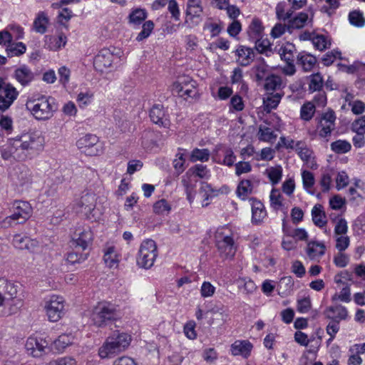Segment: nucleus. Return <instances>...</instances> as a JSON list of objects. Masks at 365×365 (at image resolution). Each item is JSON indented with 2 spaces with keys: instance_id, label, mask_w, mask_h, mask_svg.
Returning <instances> with one entry per match:
<instances>
[{
  "instance_id": "obj_1",
  "label": "nucleus",
  "mask_w": 365,
  "mask_h": 365,
  "mask_svg": "<svg viewBox=\"0 0 365 365\" xmlns=\"http://www.w3.org/2000/svg\"><path fill=\"white\" fill-rule=\"evenodd\" d=\"M19 286L4 278H0V310L5 314L15 313L21 306L17 297Z\"/></svg>"
},
{
  "instance_id": "obj_2",
  "label": "nucleus",
  "mask_w": 365,
  "mask_h": 365,
  "mask_svg": "<svg viewBox=\"0 0 365 365\" xmlns=\"http://www.w3.org/2000/svg\"><path fill=\"white\" fill-rule=\"evenodd\" d=\"M131 342V336L124 332L114 331L98 349L101 359L113 358L124 351Z\"/></svg>"
},
{
  "instance_id": "obj_3",
  "label": "nucleus",
  "mask_w": 365,
  "mask_h": 365,
  "mask_svg": "<svg viewBox=\"0 0 365 365\" xmlns=\"http://www.w3.org/2000/svg\"><path fill=\"white\" fill-rule=\"evenodd\" d=\"M11 210L12 214L5 217L1 222V226L4 228H8L25 222L32 213V208L30 204L20 200L13 202Z\"/></svg>"
},
{
  "instance_id": "obj_4",
  "label": "nucleus",
  "mask_w": 365,
  "mask_h": 365,
  "mask_svg": "<svg viewBox=\"0 0 365 365\" xmlns=\"http://www.w3.org/2000/svg\"><path fill=\"white\" fill-rule=\"evenodd\" d=\"M158 256V247L155 242L151 239H147L140 244L138 255L136 257L137 264L144 269H150L153 264Z\"/></svg>"
},
{
  "instance_id": "obj_5",
  "label": "nucleus",
  "mask_w": 365,
  "mask_h": 365,
  "mask_svg": "<svg viewBox=\"0 0 365 365\" xmlns=\"http://www.w3.org/2000/svg\"><path fill=\"white\" fill-rule=\"evenodd\" d=\"M115 316L114 305L101 302L94 308L92 314V320L98 327L106 325L108 322L113 320Z\"/></svg>"
},
{
  "instance_id": "obj_6",
  "label": "nucleus",
  "mask_w": 365,
  "mask_h": 365,
  "mask_svg": "<svg viewBox=\"0 0 365 365\" xmlns=\"http://www.w3.org/2000/svg\"><path fill=\"white\" fill-rule=\"evenodd\" d=\"M202 0H187L185 24L190 28L197 26L202 21Z\"/></svg>"
},
{
  "instance_id": "obj_7",
  "label": "nucleus",
  "mask_w": 365,
  "mask_h": 365,
  "mask_svg": "<svg viewBox=\"0 0 365 365\" xmlns=\"http://www.w3.org/2000/svg\"><path fill=\"white\" fill-rule=\"evenodd\" d=\"M215 238L216 247L220 257L223 259L232 258L237 250L232 237L225 235L222 232H217Z\"/></svg>"
},
{
  "instance_id": "obj_8",
  "label": "nucleus",
  "mask_w": 365,
  "mask_h": 365,
  "mask_svg": "<svg viewBox=\"0 0 365 365\" xmlns=\"http://www.w3.org/2000/svg\"><path fill=\"white\" fill-rule=\"evenodd\" d=\"M19 92L11 84L0 78V113L6 111L14 102Z\"/></svg>"
},
{
  "instance_id": "obj_9",
  "label": "nucleus",
  "mask_w": 365,
  "mask_h": 365,
  "mask_svg": "<svg viewBox=\"0 0 365 365\" xmlns=\"http://www.w3.org/2000/svg\"><path fill=\"white\" fill-rule=\"evenodd\" d=\"M96 196L93 192H86L82 195L76 202L75 209L76 212L81 213L87 218L93 217V212L96 206Z\"/></svg>"
},
{
  "instance_id": "obj_10",
  "label": "nucleus",
  "mask_w": 365,
  "mask_h": 365,
  "mask_svg": "<svg viewBox=\"0 0 365 365\" xmlns=\"http://www.w3.org/2000/svg\"><path fill=\"white\" fill-rule=\"evenodd\" d=\"M98 138L96 135L86 134L79 138L76 142V145L82 152L88 155H97L101 152V149L97 145Z\"/></svg>"
},
{
  "instance_id": "obj_11",
  "label": "nucleus",
  "mask_w": 365,
  "mask_h": 365,
  "mask_svg": "<svg viewBox=\"0 0 365 365\" xmlns=\"http://www.w3.org/2000/svg\"><path fill=\"white\" fill-rule=\"evenodd\" d=\"M64 300L62 297L52 295L47 302V317L51 322L58 321L63 314Z\"/></svg>"
},
{
  "instance_id": "obj_12",
  "label": "nucleus",
  "mask_w": 365,
  "mask_h": 365,
  "mask_svg": "<svg viewBox=\"0 0 365 365\" xmlns=\"http://www.w3.org/2000/svg\"><path fill=\"white\" fill-rule=\"evenodd\" d=\"M173 91H175L180 97L185 99L197 98L198 96L197 91L195 88V82H191L187 84L185 82H177L173 86Z\"/></svg>"
},
{
  "instance_id": "obj_13",
  "label": "nucleus",
  "mask_w": 365,
  "mask_h": 365,
  "mask_svg": "<svg viewBox=\"0 0 365 365\" xmlns=\"http://www.w3.org/2000/svg\"><path fill=\"white\" fill-rule=\"evenodd\" d=\"M93 234L90 230H79L76 232L72 238V246L86 250L91 243Z\"/></svg>"
},
{
  "instance_id": "obj_14",
  "label": "nucleus",
  "mask_w": 365,
  "mask_h": 365,
  "mask_svg": "<svg viewBox=\"0 0 365 365\" xmlns=\"http://www.w3.org/2000/svg\"><path fill=\"white\" fill-rule=\"evenodd\" d=\"M113 54L108 49L101 50L96 56L93 61V66L96 70L103 72L105 69L109 68L113 62Z\"/></svg>"
},
{
  "instance_id": "obj_15",
  "label": "nucleus",
  "mask_w": 365,
  "mask_h": 365,
  "mask_svg": "<svg viewBox=\"0 0 365 365\" xmlns=\"http://www.w3.org/2000/svg\"><path fill=\"white\" fill-rule=\"evenodd\" d=\"M324 315L327 319L340 322V321L345 320L347 318L348 312L344 307L339 304L327 307L324 311Z\"/></svg>"
},
{
  "instance_id": "obj_16",
  "label": "nucleus",
  "mask_w": 365,
  "mask_h": 365,
  "mask_svg": "<svg viewBox=\"0 0 365 365\" xmlns=\"http://www.w3.org/2000/svg\"><path fill=\"white\" fill-rule=\"evenodd\" d=\"M252 344L248 340H237L230 347L231 353L233 356H241L247 358L250 356Z\"/></svg>"
},
{
  "instance_id": "obj_17",
  "label": "nucleus",
  "mask_w": 365,
  "mask_h": 365,
  "mask_svg": "<svg viewBox=\"0 0 365 365\" xmlns=\"http://www.w3.org/2000/svg\"><path fill=\"white\" fill-rule=\"evenodd\" d=\"M34 143V137L30 135H23L13 140L10 152L14 154L19 148H21L22 150L33 148Z\"/></svg>"
},
{
  "instance_id": "obj_18",
  "label": "nucleus",
  "mask_w": 365,
  "mask_h": 365,
  "mask_svg": "<svg viewBox=\"0 0 365 365\" xmlns=\"http://www.w3.org/2000/svg\"><path fill=\"white\" fill-rule=\"evenodd\" d=\"M150 118L154 123L159 125L165 127L168 125V120L162 105H154L152 107L150 111Z\"/></svg>"
},
{
  "instance_id": "obj_19",
  "label": "nucleus",
  "mask_w": 365,
  "mask_h": 365,
  "mask_svg": "<svg viewBox=\"0 0 365 365\" xmlns=\"http://www.w3.org/2000/svg\"><path fill=\"white\" fill-rule=\"evenodd\" d=\"M238 58L237 62L242 66L250 65L255 59V52L251 48L240 46L236 51Z\"/></svg>"
},
{
  "instance_id": "obj_20",
  "label": "nucleus",
  "mask_w": 365,
  "mask_h": 365,
  "mask_svg": "<svg viewBox=\"0 0 365 365\" xmlns=\"http://www.w3.org/2000/svg\"><path fill=\"white\" fill-rule=\"evenodd\" d=\"M325 245L317 241L309 242L307 245L306 252L312 260H318L325 253Z\"/></svg>"
},
{
  "instance_id": "obj_21",
  "label": "nucleus",
  "mask_w": 365,
  "mask_h": 365,
  "mask_svg": "<svg viewBox=\"0 0 365 365\" xmlns=\"http://www.w3.org/2000/svg\"><path fill=\"white\" fill-rule=\"evenodd\" d=\"M267 215L264 205L259 200H253L252 203V222L260 224Z\"/></svg>"
},
{
  "instance_id": "obj_22",
  "label": "nucleus",
  "mask_w": 365,
  "mask_h": 365,
  "mask_svg": "<svg viewBox=\"0 0 365 365\" xmlns=\"http://www.w3.org/2000/svg\"><path fill=\"white\" fill-rule=\"evenodd\" d=\"M15 78L22 86L29 85L34 78V73L26 66H21L15 71Z\"/></svg>"
},
{
  "instance_id": "obj_23",
  "label": "nucleus",
  "mask_w": 365,
  "mask_h": 365,
  "mask_svg": "<svg viewBox=\"0 0 365 365\" xmlns=\"http://www.w3.org/2000/svg\"><path fill=\"white\" fill-rule=\"evenodd\" d=\"M44 341L41 339L40 341L36 337H29L26 344L27 350L31 351V354L35 356L38 357L42 355L44 351Z\"/></svg>"
},
{
  "instance_id": "obj_24",
  "label": "nucleus",
  "mask_w": 365,
  "mask_h": 365,
  "mask_svg": "<svg viewBox=\"0 0 365 365\" xmlns=\"http://www.w3.org/2000/svg\"><path fill=\"white\" fill-rule=\"evenodd\" d=\"M312 217L314 224L319 227H323L327 222L323 207L320 204H317L313 207Z\"/></svg>"
},
{
  "instance_id": "obj_25",
  "label": "nucleus",
  "mask_w": 365,
  "mask_h": 365,
  "mask_svg": "<svg viewBox=\"0 0 365 365\" xmlns=\"http://www.w3.org/2000/svg\"><path fill=\"white\" fill-rule=\"evenodd\" d=\"M284 87L282 78L277 75H270L265 78L264 85V89L267 92L278 91Z\"/></svg>"
},
{
  "instance_id": "obj_26",
  "label": "nucleus",
  "mask_w": 365,
  "mask_h": 365,
  "mask_svg": "<svg viewBox=\"0 0 365 365\" xmlns=\"http://www.w3.org/2000/svg\"><path fill=\"white\" fill-rule=\"evenodd\" d=\"M257 136L259 140L267 143H273L277 138V135L265 125L259 126Z\"/></svg>"
},
{
  "instance_id": "obj_27",
  "label": "nucleus",
  "mask_w": 365,
  "mask_h": 365,
  "mask_svg": "<svg viewBox=\"0 0 365 365\" xmlns=\"http://www.w3.org/2000/svg\"><path fill=\"white\" fill-rule=\"evenodd\" d=\"M308 20V14L304 12H300L295 17L289 20L287 29L290 30L302 29L305 26Z\"/></svg>"
},
{
  "instance_id": "obj_28",
  "label": "nucleus",
  "mask_w": 365,
  "mask_h": 365,
  "mask_svg": "<svg viewBox=\"0 0 365 365\" xmlns=\"http://www.w3.org/2000/svg\"><path fill=\"white\" fill-rule=\"evenodd\" d=\"M181 182L185 188L187 200L190 202H192L196 180L193 181L191 175L189 172H187L185 175L182 176Z\"/></svg>"
},
{
  "instance_id": "obj_29",
  "label": "nucleus",
  "mask_w": 365,
  "mask_h": 365,
  "mask_svg": "<svg viewBox=\"0 0 365 365\" xmlns=\"http://www.w3.org/2000/svg\"><path fill=\"white\" fill-rule=\"evenodd\" d=\"M316 62V58L312 55L307 53H299L297 56V63L301 65L305 71H311L315 65Z\"/></svg>"
},
{
  "instance_id": "obj_30",
  "label": "nucleus",
  "mask_w": 365,
  "mask_h": 365,
  "mask_svg": "<svg viewBox=\"0 0 365 365\" xmlns=\"http://www.w3.org/2000/svg\"><path fill=\"white\" fill-rule=\"evenodd\" d=\"M32 30L41 34L46 32V13L40 11L37 14L33 23Z\"/></svg>"
},
{
  "instance_id": "obj_31",
  "label": "nucleus",
  "mask_w": 365,
  "mask_h": 365,
  "mask_svg": "<svg viewBox=\"0 0 365 365\" xmlns=\"http://www.w3.org/2000/svg\"><path fill=\"white\" fill-rule=\"evenodd\" d=\"M72 339L68 335H61L54 341L52 345V349L57 352H62L68 345L71 344Z\"/></svg>"
},
{
  "instance_id": "obj_32",
  "label": "nucleus",
  "mask_w": 365,
  "mask_h": 365,
  "mask_svg": "<svg viewBox=\"0 0 365 365\" xmlns=\"http://www.w3.org/2000/svg\"><path fill=\"white\" fill-rule=\"evenodd\" d=\"M315 106L312 102H307L302 105L300 110V118L306 121H309L315 113Z\"/></svg>"
},
{
  "instance_id": "obj_33",
  "label": "nucleus",
  "mask_w": 365,
  "mask_h": 365,
  "mask_svg": "<svg viewBox=\"0 0 365 365\" xmlns=\"http://www.w3.org/2000/svg\"><path fill=\"white\" fill-rule=\"evenodd\" d=\"M103 259L105 263L110 268L115 267L118 264V259L113 247H110L105 252Z\"/></svg>"
},
{
  "instance_id": "obj_34",
  "label": "nucleus",
  "mask_w": 365,
  "mask_h": 365,
  "mask_svg": "<svg viewBox=\"0 0 365 365\" xmlns=\"http://www.w3.org/2000/svg\"><path fill=\"white\" fill-rule=\"evenodd\" d=\"M26 51V45L22 42L11 43L7 45L6 52L10 56H18L24 53Z\"/></svg>"
},
{
  "instance_id": "obj_35",
  "label": "nucleus",
  "mask_w": 365,
  "mask_h": 365,
  "mask_svg": "<svg viewBox=\"0 0 365 365\" xmlns=\"http://www.w3.org/2000/svg\"><path fill=\"white\" fill-rule=\"evenodd\" d=\"M282 95L276 93L275 94L271 93V96H268L266 98H264V106L265 110L269 112L272 109H274L279 105Z\"/></svg>"
},
{
  "instance_id": "obj_36",
  "label": "nucleus",
  "mask_w": 365,
  "mask_h": 365,
  "mask_svg": "<svg viewBox=\"0 0 365 365\" xmlns=\"http://www.w3.org/2000/svg\"><path fill=\"white\" fill-rule=\"evenodd\" d=\"M147 18V12L145 9H135L128 16L129 23L133 24H140Z\"/></svg>"
},
{
  "instance_id": "obj_37",
  "label": "nucleus",
  "mask_w": 365,
  "mask_h": 365,
  "mask_svg": "<svg viewBox=\"0 0 365 365\" xmlns=\"http://www.w3.org/2000/svg\"><path fill=\"white\" fill-rule=\"evenodd\" d=\"M66 36L61 34L57 36H52L49 39V48L52 51H57L64 47L66 43Z\"/></svg>"
},
{
  "instance_id": "obj_38",
  "label": "nucleus",
  "mask_w": 365,
  "mask_h": 365,
  "mask_svg": "<svg viewBox=\"0 0 365 365\" xmlns=\"http://www.w3.org/2000/svg\"><path fill=\"white\" fill-rule=\"evenodd\" d=\"M283 232L289 237L295 239V240L306 241L308 238V234L307 231L303 228H297L292 231V233H289L285 228V220H283Z\"/></svg>"
},
{
  "instance_id": "obj_39",
  "label": "nucleus",
  "mask_w": 365,
  "mask_h": 365,
  "mask_svg": "<svg viewBox=\"0 0 365 365\" xmlns=\"http://www.w3.org/2000/svg\"><path fill=\"white\" fill-rule=\"evenodd\" d=\"M351 145L346 140H339L331 144V150L336 153H346L351 150Z\"/></svg>"
},
{
  "instance_id": "obj_40",
  "label": "nucleus",
  "mask_w": 365,
  "mask_h": 365,
  "mask_svg": "<svg viewBox=\"0 0 365 365\" xmlns=\"http://www.w3.org/2000/svg\"><path fill=\"white\" fill-rule=\"evenodd\" d=\"M317 128L319 129V135L322 138L329 136L335 129V124L329 125L328 122L319 120H318Z\"/></svg>"
},
{
  "instance_id": "obj_41",
  "label": "nucleus",
  "mask_w": 365,
  "mask_h": 365,
  "mask_svg": "<svg viewBox=\"0 0 365 365\" xmlns=\"http://www.w3.org/2000/svg\"><path fill=\"white\" fill-rule=\"evenodd\" d=\"M267 176L273 185L277 184L282 176V169L280 166L272 167L266 170Z\"/></svg>"
},
{
  "instance_id": "obj_42",
  "label": "nucleus",
  "mask_w": 365,
  "mask_h": 365,
  "mask_svg": "<svg viewBox=\"0 0 365 365\" xmlns=\"http://www.w3.org/2000/svg\"><path fill=\"white\" fill-rule=\"evenodd\" d=\"M210 151L208 149L195 148L192 150L190 159L192 162L202 161L205 162L209 160Z\"/></svg>"
},
{
  "instance_id": "obj_43",
  "label": "nucleus",
  "mask_w": 365,
  "mask_h": 365,
  "mask_svg": "<svg viewBox=\"0 0 365 365\" xmlns=\"http://www.w3.org/2000/svg\"><path fill=\"white\" fill-rule=\"evenodd\" d=\"M29 238L20 234H16L13 237L12 243L14 246L18 249H31L29 245Z\"/></svg>"
},
{
  "instance_id": "obj_44",
  "label": "nucleus",
  "mask_w": 365,
  "mask_h": 365,
  "mask_svg": "<svg viewBox=\"0 0 365 365\" xmlns=\"http://www.w3.org/2000/svg\"><path fill=\"white\" fill-rule=\"evenodd\" d=\"M154 29V24L152 21L149 20L145 21L142 26V31L138 34L136 37L138 41H141L147 38Z\"/></svg>"
},
{
  "instance_id": "obj_45",
  "label": "nucleus",
  "mask_w": 365,
  "mask_h": 365,
  "mask_svg": "<svg viewBox=\"0 0 365 365\" xmlns=\"http://www.w3.org/2000/svg\"><path fill=\"white\" fill-rule=\"evenodd\" d=\"M252 191V185L250 180H242L237 187L238 196L245 198L248 194H250Z\"/></svg>"
},
{
  "instance_id": "obj_46",
  "label": "nucleus",
  "mask_w": 365,
  "mask_h": 365,
  "mask_svg": "<svg viewBox=\"0 0 365 365\" xmlns=\"http://www.w3.org/2000/svg\"><path fill=\"white\" fill-rule=\"evenodd\" d=\"M349 20L351 24L357 27H362L365 24V19L363 16L362 13L359 11L350 12L349 15Z\"/></svg>"
},
{
  "instance_id": "obj_47",
  "label": "nucleus",
  "mask_w": 365,
  "mask_h": 365,
  "mask_svg": "<svg viewBox=\"0 0 365 365\" xmlns=\"http://www.w3.org/2000/svg\"><path fill=\"white\" fill-rule=\"evenodd\" d=\"M323 78L319 73H315L311 76L309 84V90L312 92L320 91L323 86Z\"/></svg>"
},
{
  "instance_id": "obj_48",
  "label": "nucleus",
  "mask_w": 365,
  "mask_h": 365,
  "mask_svg": "<svg viewBox=\"0 0 365 365\" xmlns=\"http://www.w3.org/2000/svg\"><path fill=\"white\" fill-rule=\"evenodd\" d=\"M304 143L301 141H298L295 144V149L297 152L300 158L307 163H309L311 158L312 151L306 147H304Z\"/></svg>"
},
{
  "instance_id": "obj_49",
  "label": "nucleus",
  "mask_w": 365,
  "mask_h": 365,
  "mask_svg": "<svg viewBox=\"0 0 365 365\" xmlns=\"http://www.w3.org/2000/svg\"><path fill=\"white\" fill-rule=\"evenodd\" d=\"M312 43L316 48L324 51L331 43L324 35H317L312 38Z\"/></svg>"
},
{
  "instance_id": "obj_50",
  "label": "nucleus",
  "mask_w": 365,
  "mask_h": 365,
  "mask_svg": "<svg viewBox=\"0 0 365 365\" xmlns=\"http://www.w3.org/2000/svg\"><path fill=\"white\" fill-rule=\"evenodd\" d=\"M171 210L170 205L165 199H161L153 205V212L158 215H163Z\"/></svg>"
},
{
  "instance_id": "obj_51",
  "label": "nucleus",
  "mask_w": 365,
  "mask_h": 365,
  "mask_svg": "<svg viewBox=\"0 0 365 365\" xmlns=\"http://www.w3.org/2000/svg\"><path fill=\"white\" fill-rule=\"evenodd\" d=\"M269 197L272 207L275 210L279 209L282 205V195L279 190L277 189H272Z\"/></svg>"
},
{
  "instance_id": "obj_52",
  "label": "nucleus",
  "mask_w": 365,
  "mask_h": 365,
  "mask_svg": "<svg viewBox=\"0 0 365 365\" xmlns=\"http://www.w3.org/2000/svg\"><path fill=\"white\" fill-rule=\"evenodd\" d=\"M29 106L32 115L34 116L36 119L44 120L46 118L45 110L43 108H41V104L37 103L32 106L28 105V107Z\"/></svg>"
},
{
  "instance_id": "obj_53",
  "label": "nucleus",
  "mask_w": 365,
  "mask_h": 365,
  "mask_svg": "<svg viewBox=\"0 0 365 365\" xmlns=\"http://www.w3.org/2000/svg\"><path fill=\"white\" fill-rule=\"evenodd\" d=\"M250 35L257 38L260 36L262 31L261 22L258 19H253L249 28Z\"/></svg>"
},
{
  "instance_id": "obj_54",
  "label": "nucleus",
  "mask_w": 365,
  "mask_h": 365,
  "mask_svg": "<svg viewBox=\"0 0 365 365\" xmlns=\"http://www.w3.org/2000/svg\"><path fill=\"white\" fill-rule=\"evenodd\" d=\"M336 237V248L339 252L344 251L349 245L350 240L347 235H338Z\"/></svg>"
},
{
  "instance_id": "obj_55",
  "label": "nucleus",
  "mask_w": 365,
  "mask_h": 365,
  "mask_svg": "<svg viewBox=\"0 0 365 365\" xmlns=\"http://www.w3.org/2000/svg\"><path fill=\"white\" fill-rule=\"evenodd\" d=\"M348 230L347 222L344 218H340L336 223L334 227V235H345Z\"/></svg>"
},
{
  "instance_id": "obj_56",
  "label": "nucleus",
  "mask_w": 365,
  "mask_h": 365,
  "mask_svg": "<svg viewBox=\"0 0 365 365\" xmlns=\"http://www.w3.org/2000/svg\"><path fill=\"white\" fill-rule=\"evenodd\" d=\"M271 44L267 39H257L255 42V48L260 53H267L271 51Z\"/></svg>"
},
{
  "instance_id": "obj_57",
  "label": "nucleus",
  "mask_w": 365,
  "mask_h": 365,
  "mask_svg": "<svg viewBox=\"0 0 365 365\" xmlns=\"http://www.w3.org/2000/svg\"><path fill=\"white\" fill-rule=\"evenodd\" d=\"M351 129L355 133L365 134V115L355 120L351 125Z\"/></svg>"
},
{
  "instance_id": "obj_58",
  "label": "nucleus",
  "mask_w": 365,
  "mask_h": 365,
  "mask_svg": "<svg viewBox=\"0 0 365 365\" xmlns=\"http://www.w3.org/2000/svg\"><path fill=\"white\" fill-rule=\"evenodd\" d=\"M215 291V287L209 282H204L201 286L200 293L202 297H212Z\"/></svg>"
},
{
  "instance_id": "obj_59",
  "label": "nucleus",
  "mask_w": 365,
  "mask_h": 365,
  "mask_svg": "<svg viewBox=\"0 0 365 365\" xmlns=\"http://www.w3.org/2000/svg\"><path fill=\"white\" fill-rule=\"evenodd\" d=\"M93 96V94L91 92H81L78 95L76 101L78 103L80 107H84L90 103Z\"/></svg>"
},
{
  "instance_id": "obj_60",
  "label": "nucleus",
  "mask_w": 365,
  "mask_h": 365,
  "mask_svg": "<svg viewBox=\"0 0 365 365\" xmlns=\"http://www.w3.org/2000/svg\"><path fill=\"white\" fill-rule=\"evenodd\" d=\"M185 162L183 153H177L176 158L173 160V166L178 175L183 172Z\"/></svg>"
},
{
  "instance_id": "obj_61",
  "label": "nucleus",
  "mask_w": 365,
  "mask_h": 365,
  "mask_svg": "<svg viewBox=\"0 0 365 365\" xmlns=\"http://www.w3.org/2000/svg\"><path fill=\"white\" fill-rule=\"evenodd\" d=\"M336 189L338 190L345 187L349 183V177L344 171L339 172L337 175L336 179Z\"/></svg>"
},
{
  "instance_id": "obj_62",
  "label": "nucleus",
  "mask_w": 365,
  "mask_h": 365,
  "mask_svg": "<svg viewBox=\"0 0 365 365\" xmlns=\"http://www.w3.org/2000/svg\"><path fill=\"white\" fill-rule=\"evenodd\" d=\"M340 55L341 53L339 51H331L324 55V56L322 58V62L325 66H328L331 65L337 58H341Z\"/></svg>"
},
{
  "instance_id": "obj_63",
  "label": "nucleus",
  "mask_w": 365,
  "mask_h": 365,
  "mask_svg": "<svg viewBox=\"0 0 365 365\" xmlns=\"http://www.w3.org/2000/svg\"><path fill=\"white\" fill-rule=\"evenodd\" d=\"M303 185L304 188L309 189L314 184V175L309 171H304L302 174Z\"/></svg>"
},
{
  "instance_id": "obj_64",
  "label": "nucleus",
  "mask_w": 365,
  "mask_h": 365,
  "mask_svg": "<svg viewBox=\"0 0 365 365\" xmlns=\"http://www.w3.org/2000/svg\"><path fill=\"white\" fill-rule=\"evenodd\" d=\"M48 365H77V362L75 359L66 356L57 360L51 361Z\"/></svg>"
}]
</instances>
